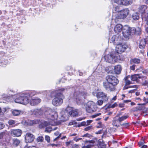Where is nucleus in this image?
<instances>
[{
  "mask_svg": "<svg viewBox=\"0 0 148 148\" xmlns=\"http://www.w3.org/2000/svg\"><path fill=\"white\" fill-rule=\"evenodd\" d=\"M44 111V116L48 120H49H49L48 121L42 122L40 125L39 127L42 129L46 127L45 131L50 132L53 130V128L49 127H47V126L50 125H54L53 123L55 120L57 119L58 117V114L56 111L52 110L50 108L45 109Z\"/></svg>",
  "mask_w": 148,
  "mask_h": 148,
  "instance_id": "f257e3e1",
  "label": "nucleus"
},
{
  "mask_svg": "<svg viewBox=\"0 0 148 148\" xmlns=\"http://www.w3.org/2000/svg\"><path fill=\"white\" fill-rule=\"evenodd\" d=\"M105 81L103 83V86L108 92H113L116 90V87L119 82L118 79L112 75H108L106 77Z\"/></svg>",
  "mask_w": 148,
  "mask_h": 148,
  "instance_id": "f03ea898",
  "label": "nucleus"
},
{
  "mask_svg": "<svg viewBox=\"0 0 148 148\" xmlns=\"http://www.w3.org/2000/svg\"><path fill=\"white\" fill-rule=\"evenodd\" d=\"M38 94V93L35 91H29L19 93L16 95L14 101L16 103L26 104L29 102V97L30 96H34Z\"/></svg>",
  "mask_w": 148,
  "mask_h": 148,
  "instance_id": "7ed1b4c3",
  "label": "nucleus"
},
{
  "mask_svg": "<svg viewBox=\"0 0 148 148\" xmlns=\"http://www.w3.org/2000/svg\"><path fill=\"white\" fill-rule=\"evenodd\" d=\"M87 93L85 92H80L78 89L75 90L73 95H71V97L75 101L78 105L83 104L84 102V99H85Z\"/></svg>",
  "mask_w": 148,
  "mask_h": 148,
  "instance_id": "20e7f679",
  "label": "nucleus"
},
{
  "mask_svg": "<svg viewBox=\"0 0 148 148\" xmlns=\"http://www.w3.org/2000/svg\"><path fill=\"white\" fill-rule=\"evenodd\" d=\"M66 89L65 88H61L59 90L60 92V93H57L54 98L52 101V104L56 106H59L61 105L63 102V95L62 93Z\"/></svg>",
  "mask_w": 148,
  "mask_h": 148,
  "instance_id": "39448f33",
  "label": "nucleus"
},
{
  "mask_svg": "<svg viewBox=\"0 0 148 148\" xmlns=\"http://www.w3.org/2000/svg\"><path fill=\"white\" fill-rule=\"evenodd\" d=\"M136 29L134 27L130 28L127 25L124 26L123 28L122 34L123 36L125 38H127L131 34H133L135 32Z\"/></svg>",
  "mask_w": 148,
  "mask_h": 148,
  "instance_id": "423d86ee",
  "label": "nucleus"
},
{
  "mask_svg": "<svg viewBox=\"0 0 148 148\" xmlns=\"http://www.w3.org/2000/svg\"><path fill=\"white\" fill-rule=\"evenodd\" d=\"M119 55L116 53H112L105 56V59L106 62L114 63L118 61Z\"/></svg>",
  "mask_w": 148,
  "mask_h": 148,
  "instance_id": "0eeeda50",
  "label": "nucleus"
},
{
  "mask_svg": "<svg viewBox=\"0 0 148 148\" xmlns=\"http://www.w3.org/2000/svg\"><path fill=\"white\" fill-rule=\"evenodd\" d=\"M97 109V107L95 103L92 101H89L86 104V109L88 113H91L95 112Z\"/></svg>",
  "mask_w": 148,
  "mask_h": 148,
  "instance_id": "6e6552de",
  "label": "nucleus"
},
{
  "mask_svg": "<svg viewBox=\"0 0 148 148\" xmlns=\"http://www.w3.org/2000/svg\"><path fill=\"white\" fill-rule=\"evenodd\" d=\"M129 14V10L128 8H125L123 10H121L119 14L115 15V21L116 22L118 19H123L125 18Z\"/></svg>",
  "mask_w": 148,
  "mask_h": 148,
  "instance_id": "1a4fd4ad",
  "label": "nucleus"
},
{
  "mask_svg": "<svg viewBox=\"0 0 148 148\" xmlns=\"http://www.w3.org/2000/svg\"><path fill=\"white\" fill-rule=\"evenodd\" d=\"M8 135L5 132L0 133V145L3 147H5L8 145L9 141L7 140Z\"/></svg>",
  "mask_w": 148,
  "mask_h": 148,
  "instance_id": "9d476101",
  "label": "nucleus"
},
{
  "mask_svg": "<svg viewBox=\"0 0 148 148\" xmlns=\"http://www.w3.org/2000/svg\"><path fill=\"white\" fill-rule=\"evenodd\" d=\"M65 112L67 114L72 117H75L78 114V110L77 109H73L71 107L68 106L66 108Z\"/></svg>",
  "mask_w": 148,
  "mask_h": 148,
  "instance_id": "9b49d317",
  "label": "nucleus"
},
{
  "mask_svg": "<svg viewBox=\"0 0 148 148\" xmlns=\"http://www.w3.org/2000/svg\"><path fill=\"white\" fill-rule=\"evenodd\" d=\"M127 46L126 44H122L121 43L117 45L116 48V53H121L124 52L127 48Z\"/></svg>",
  "mask_w": 148,
  "mask_h": 148,
  "instance_id": "f8f14e48",
  "label": "nucleus"
},
{
  "mask_svg": "<svg viewBox=\"0 0 148 148\" xmlns=\"http://www.w3.org/2000/svg\"><path fill=\"white\" fill-rule=\"evenodd\" d=\"M123 39L122 37L117 34L116 35H114L111 38V42L113 44L117 45L119 43H121L123 41Z\"/></svg>",
  "mask_w": 148,
  "mask_h": 148,
  "instance_id": "ddd939ff",
  "label": "nucleus"
},
{
  "mask_svg": "<svg viewBox=\"0 0 148 148\" xmlns=\"http://www.w3.org/2000/svg\"><path fill=\"white\" fill-rule=\"evenodd\" d=\"M33 96H30L29 97V102L31 106H35L37 105L41 101L40 99L37 97H32Z\"/></svg>",
  "mask_w": 148,
  "mask_h": 148,
  "instance_id": "4468645a",
  "label": "nucleus"
},
{
  "mask_svg": "<svg viewBox=\"0 0 148 148\" xmlns=\"http://www.w3.org/2000/svg\"><path fill=\"white\" fill-rule=\"evenodd\" d=\"M35 138V136L30 133H27L25 136V140L26 143H32L34 141Z\"/></svg>",
  "mask_w": 148,
  "mask_h": 148,
  "instance_id": "2eb2a0df",
  "label": "nucleus"
},
{
  "mask_svg": "<svg viewBox=\"0 0 148 148\" xmlns=\"http://www.w3.org/2000/svg\"><path fill=\"white\" fill-rule=\"evenodd\" d=\"M96 95L98 98H101L104 101H107L108 100V97L107 94L103 92H99L96 94Z\"/></svg>",
  "mask_w": 148,
  "mask_h": 148,
  "instance_id": "dca6fc26",
  "label": "nucleus"
},
{
  "mask_svg": "<svg viewBox=\"0 0 148 148\" xmlns=\"http://www.w3.org/2000/svg\"><path fill=\"white\" fill-rule=\"evenodd\" d=\"M22 133V131L19 129L12 130L11 132V135L14 137L20 136H21Z\"/></svg>",
  "mask_w": 148,
  "mask_h": 148,
  "instance_id": "f3484780",
  "label": "nucleus"
},
{
  "mask_svg": "<svg viewBox=\"0 0 148 148\" xmlns=\"http://www.w3.org/2000/svg\"><path fill=\"white\" fill-rule=\"evenodd\" d=\"M120 114H118L117 116L114 118L112 121V125L115 127H118L120 125V122L119 121L118 119H117V117L119 116Z\"/></svg>",
  "mask_w": 148,
  "mask_h": 148,
  "instance_id": "a211bd4d",
  "label": "nucleus"
},
{
  "mask_svg": "<svg viewBox=\"0 0 148 148\" xmlns=\"http://www.w3.org/2000/svg\"><path fill=\"white\" fill-rule=\"evenodd\" d=\"M32 114L36 116H38L42 114V111L41 109H35L33 110H31Z\"/></svg>",
  "mask_w": 148,
  "mask_h": 148,
  "instance_id": "6ab92c4d",
  "label": "nucleus"
},
{
  "mask_svg": "<svg viewBox=\"0 0 148 148\" xmlns=\"http://www.w3.org/2000/svg\"><path fill=\"white\" fill-rule=\"evenodd\" d=\"M123 27L122 25L120 24L116 25L114 28V31L116 33H118L123 31Z\"/></svg>",
  "mask_w": 148,
  "mask_h": 148,
  "instance_id": "aec40b11",
  "label": "nucleus"
},
{
  "mask_svg": "<svg viewBox=\"0 0 148 148\" xmlns=\"http://www.w3.org/2000/svg\"><path fill=\"white\" fill-rule=\"evenodd\" d=\"M39 120L35 119L34 120H28L26 121L27 124L29 125H32L34 124H37L39 123Z\"/></svg>",
  "mask_w": 148,
  "mask_h": 148,
  "instance_id": "412c9836",
  "label": "nucleus"
},
{
  "mask_svg": "<svg viewBox=\"0 0 148 148\" xmlns=\"http://www.w3.org/2000/svg\"><path fill=\"white\" fill-rule=\"evenodd\" d=\"M121 10L120 8V7L119 6H116L114 7L113 8V15H114L116 14H119V12Z\"/></svg>",
  "mask_w": 148,
  "mask_h": 148,
  "instance_id": "4be33fe9",
  "label": "nucleus"
},
{
  "mask_svg": "<svg viewBox=\"0 0 148 148\" xmlns=\"http://www.w3.org/2000/svg\"><path fill=\"white\" fill-rule=\"evenodd\" d=\"M12 113L13 115L17 116L22 114V111L17 109H12L11 110Z\"/></svg>",
  "mask_w": 148,
  "mask_h": 148,
  "instance_id": "5701e85b",
  "label": "nucleus"
},
{
  "mask_svg": "<svg viewBox=\"0 0 148 148\" xmlns=\"http://www.w3.org/2000/svg\"><path fill=\"white\" fill-rule=\"evenodd\" d=\"M140 75L138 74H135L131 76H128V78H130V79L132 81H137L138 80V79L139 78Z\"/></svg>",
  "mask_w": 148,
  "mask_h": 148,
  "instance_id": "b1692460",
  "label": "nucleus"
},
{
  "mask_svg": "<svg viewBox=\"0 0 148 148\" xmlns=\"http://www.w3.org/2000/svg\"><path fill=\"white\" fill-rule=\"evenodd\" d=\"M146 44V40L145 39H141L139 44V47L142 49H144Z\"/></svg>",
  "mask_w": 148,
  "mask_h": 148,
  "instance_id": "393cba45",
  "label": "nucleus"
},
{
  "mask_svg": "<svg viewBox=\"0 0 148 148\" xmlns=\"http://www.w3.org/2000/svg\"><path fill=\"white\" fill-rule=\"evenodd\" d=\"M121 71V68L120 65H117L114 67V71L115 73L116 74H120Z\"/></svg>",
  "mask_w": 148,
  "mask_h": 148,
  "instance_id": "a878e982",
  "label": "nucleus"
},
{
  "mask_svg": "<svg viewBox=\"0 0 148 148\" xmlns=\"http://www.w3.org/2000/svg\"><path fill=\"white\" fill-rule=\"evenodd\" d=\"M132 17L135 21L138 20L139 18V14L137 12L134 13L132 15Z\"/></svg>",
  "mask_w": 148,
  "mask_h": 148,
  "instance_id": "bb28decb",
  "label": "nucleus"
},
{
  "mask_svg": "<svg viewBox=\"0 0 148 148\" xmlns=\"http://www.w3.org/2000/svg\"><path fill=\"white\" fill-rule=\"evenodd\" d=\"M13 145L15 146H18L20 143V140L17 138H14L12 140Z\"/></svg>",
  "mask_w": 148,
  "mask_h": 148,
  "instance_id": "cd10ccee",
  "label": "nucleus"
},
{
  "mask_svg": "<svg viewBox=\"0 0 148 148\" xmlns=\"http://www.w3.org/2000/svg\"><path fill=\"white\" fill-rule=\"evenodd\" d=\"M132 2V0H123V5H128L131 4Z\"/></svg>",
  "mask_w": 148,
  "mask_h": 148,
  "instance_id": "c85d7f7f",
  "label": "nucleus"
},
{
  "mask_svg": "<svg viewBox=\"0 0 148 148\" xmlns=\"http://www.w3.org/2000/svg\"><path fill=\"white\" fill-rule=\"evenodd\" d=\"M147 8V7L145 5H141L139 8L140 12L143 13H144Z\"/></svg>",
  "mask_w": 148,
  "mask_h": 148,
  "instance_id": "c756f323",
  "label": "nucleus"
},
{
  "mask_svg": "<svg viewBox=\"0 0 148 148\" xmlns=\"http://www.w3.org/2000/svg\"><path fill=\"white\" fill-rule=\"evenodd\" d=\"M128 117V115L123 116L121 117H119L118 119L119 120V121L120 122L125 120Z\"/></svg>",
  "mask_w": 148,
  "mask_h": 148,
  "instance_id": "7c9ffc66",
  "label": "nucleus"
},
{
  "mask_svg": "<svg viewBox=\"0 0 148 148\" xmlns=\"http://www.w3.org/2000/svg\"><path fill=\"white\" fill-rule=\"evenodd\" d=\"M140 61V60L137 58H134L130 60V62L131 63H133L136 64L139 63Z\"/></svg>",
  "mask_w": 148,
  "mask_h": 148,
  "instance_id": "2f4dec72",
  "label": "nucleus"
},
{
  "mask_svg": "<svg viewBox=\"0 0 148 148\" xmlns=\"http://www.w3.org/2000/svg\"><path fill=\"white\" fill-rule=\"evenodd\" d=\"M117 106V104L116 103H115L112 104H108L106 105V106L108 108H113L116 106Z\"/></svg>",
  "mask_w": 148,
  "mask_h": 148,
  "instance_id": "473e14b6",
  "label": "nucleus"
},
{
  "mask_svg": "<svg viewBox=\"0 0 148 148\" xmlns=\"http://www.w3.org/2000/svg\"><path fill=\"white\" fill-rule=\"evenodd\" d=\"M112 1L113 2L118 4L123 5V0H112Z\"/></svg>",
  "mask_w": 148,
  "mask_h": 148,
  "instance_id": "72a5a7b5",
  "label": "nucleus"
},
{
  "mask_svg": "<svg viewBox=\"0 0 148 148\" xmlns=\"http://www.w3.org/2000/svg\"><path fill=\"white\" fill-rule=\"evenodd\" d=\"M130 78H128L127 76L125 79V82L126 85H129L132 83V82L130 81Z\"/></svg>",
  "mask_w": 148,
  "mask_h": 148,
  "instance_id": "f704fd0d",
  "label": "nucleus"
},
{
  "mask_svg": "<svg viewBox=\"0 0 148 148\" xmlns=\"http://www.w3.org/2000/svg\"><path fill=\"white\" fill-rule=\"evenodd\" d=\"M44 140L43 137L42 136H38L36 139L37 142H42Z\"/></svg>",
  "mask_w": 148,
  "mask_h": 148,
  "instance_id": "c9c22d12",
  "label": "nucleus"
},
{
  "mask_svg": "<svg viewBox=\"0 0 148 148\" xmlns=\"http://www.w3.org/2000/svg\"><path fill=\"white\" fill-rule=\"evenodd\" d=\"M120 125L123 126V127L127 128L129 126V123H128L121 124Z\"/></svg>",
  "mask_w": 148,
  "mask_h": 148,
  "instance_id": "e433bc0d",
  "label": "nucleus"
},
{
  "mask_svg": "<svg viewBox=\"0 0 148 148\" xmlns=\"http://www.w3.org/2000/svg\"><path fill=\"white\" fill-rule=\"evenodd\" d=\"M135 29H136L135 32L134 33V34H138V35L139 34H140V33L141 32L140 28L138 27L137 29L135 28Z\"/></svg>",
  "mask_w": 148,
  "mask_h": 148,
  "instance_id": "4c0bfd02",
  "label": "nucleus"
},
{
  "mask_svg": "<svg viewBox=\"0 0 148 148\" xmlns=\"http://www.w3.org/2000/svg\"><path fill=\"white\" fill-rule=\"evenodd\" d=\"M71 148H79V146L77 144H74L72 143L71 144Z\"/></svg>",
  "mask_w": 148,
  "mask_h": 148,
  "instance_id": "58836bf2",
  "label": "nucleus"
},
{
  "mask_svg": "<svg viewBox=\"0 0 148 148\" xmlns=\"http://www.w3.org/2000/svg\"><path fill=\"white\" fill-rule=\"evenodd\" d=\"M103 103V101L102 100H98L97 102V104L98 106L101 105Z\"/></svg>",
  "mask_w": 148,
  "mask_h": 148,
  "instance_id": "ea45409f",
  "label": "nucleus"
},
{
  "mask_svg": "<svg viewBox=\"0 0 148 148\" xmlns=\"http://www.w3.org/2000/svg\"><path fill=\"white\" fill-rule=\"evenodd\" d=\"M92 125H90L84 128V130L85 131H88L91 129H92Z\"/></svg>",
  "mask_w": 148,
  "mask_h": 148,
  "instance_id": "a19ab883",
  "label": "nucleus"
},
{
  "mask_svg": "<svg viewBox=\"0 0 148 148\" xmlns=\"http://www.w3.org/2000/svg\"><path fill=\"white\" fill-rule=\"evenodd\" d=\"M76 123L77 122L75 121H72L69 123V125H71L76 124Z\"/></svg>",
  "mask_w": 148,
  "mask_h": 148,
  "instance_id": "79ce46f5",
  "label": "nucleus"
},
{
  "mask_svg": "<svg viewBox=\"0 0 148 148\" xmlns=\"http://www.w3.org/2000/svg\"><path fill=\"white\" fill-rule=\"evenodd\" d=\"M45 139L48 143H49L50 141V137L46 135L45 136Z\"/></svg>",
  "mask_w": 148,
  "mask_h": 148,
  "instance_id": "37998d69",
  "label": "nucleus"
},
{
  "mask_svg": "<svg viewBox=\"0 0 148 148\" xmlns=\"http://www.w3.org/2000/svg\"><path fill=\"white\" fill-rule=\"evenodd\" d=\"M15 122L14 120H11L9 121L8 123L10 125H13L15 124Z\"/></svg>",
  "mask_w": 148,
  "mask_h": 148,
  "instance_id": "c03bdc74",
  "label": "nucleus"
},
{
  "mask_svg": "<svg viewBox=\"0 0 148 148\" xmlns=\"http://www.w3.org/2000/svg\"><path fill=\"white\" fill-rule=\"evenodd\" d=\"M139 79H141L143 81H145L146 80V77L144 76L140 75V77Z\"/></svg>",
  "mask_w": 148,
  "mask_h": 148,
  "instance_id": "a18cd8bd",
  "label": "nucleus"
},
{
  "mask_svg": "<svg viewBox=\"0 0 148 148\" xmlns=\"http://www.w3.org/2000/svg\"><path fill=\"white\" fill-rule=\"evenodd\" d=\"M93 146L92 145H88L86 146H85L83 147L82 148H91Z\"/></svg>",
  "mask_w": 148,
  "mask_h": 148,
  "instance_id": "49530a36",
  "label": "nucleus"
},
{
  "mask_svg": "<svg viewBox=\"0 0 148 148\" xmlns=\"http://www.w3.org/2000/svg\"><path fill=\"white\" fill-rule=\"evenodd\" d=\"M85 143H92L93 144L95 143V141L93 140H87L85 142Z\"/></svg>",
  "mask_w": 148,
  "mask_h": 148,
  "instance_id": "de8ad7c7",
  "label": "nucleus"
},
{
  "mask_svg": "<svg viewBox=\"0 0 148 148\" xmlns=\"http://www.w3.org/2000/svg\"><path fill=\"white\" fill-rule=\"evenodd\" d=\"M101 113H96L95 114L93 115L92 116V118H95L97 116H99L100 115H101Z\"/></svg>",
  "mask_w": 148,
  "mask_h": 148,
  "instance_id": "09e8293b",
  "label": "nucleus"
},
{
  "mask_svg": "<svg viewBox=\"0 0 148 148\" xmlns=\"http://www.w3.org/2000/svg\"><path fill=\"white\" fill-rule=\"evenodd\" d=\"M91 136L90 135V134H88V133H87V134H84V135H83L82 137H90V136Z\"/></svg>",
  "mask_w": 148,
  "mask_h": 148,
  "instance_id": "8fccbe9b",
  "label": "nucleus"
},
{
  "mask_svg": "<svg viewBox=\"0 0 148 148\" xmlns=\"http://www.w3.org/2000/svg\"><path fill=\"white\" fill-rule=\"evenodd\" d=\"M142 84L144 86H147V85H148V82L146 80L143 82Z\"/></svg>",
  "mask_w": 148,
  "mask_h": 148,
  "instance_id": "3c124183",
  "label": "nucleus"
},
{
  "mask_svg": "<svg viewBox=\"0 0 148 148\" xmlns=\"http://www.w3.org/2000/svg\"><path fill=\"white\" fill-rule=\"evenodd\" d=\"M4 127V125L2 123L0 122V130L3 129Z\"/></svg>",
  "mask_w": 148,
  "mask_h": 148,
  "instance_id": "603ef678",
  "label": "nucleus"
},
{
  "mask_svg": "<svg viewBox=\"0 0 148 148\" xmlns=\"http://www.w3.org/2000/svg\"><path fill=\"white\" fill-rule=\"evenodd\" d=\"M73 143L71 141L66 142V146L67 147L70 144H71V143Z\"/></svg>",
  "mask_w": 148,
  "mask_h": 148,
  "instance_id": "864d4df0",
  "label": "nucleus"
},
{
  "mask_svg": "<svg viewBox=\"0 0 148 148\" xmlns=\"http://www.w3.org/2000/svg\"><path fill=\"white\" fill-rule=\"evenodd\" d=\"M99 148H106V146L105 145H100L99 146Z\"/></svg>",
  "mask_w": 148,
  "mask_h": 148,
  "instance_id": "5fc2aeb1",
  "label": "nucleus"
},
{
  "mask_svg": "<svg viewBox=\"0 0 148 148\" xmlns=\"http://www.w3.org/2000/svg\"><path fill=\"white\" fill-rule=\"evenodd\" d=\"M147 25L146 26L145 30L147 33H148V21L147 22Z\"/></svg>",
  "mask_w": 148,
  "mask_h": 148,
  "instance_id": "6e6d98bb",
  "label": "nucleus"
},
{
  "mask_svg": "<svg viewBox=\"0 0 148 148\" xmlns=\"http://www.w3.org/2000/svg\"><path fill=\"white\" fill-rule=\"evenodd\" d=\"M61 134H59V135L56 138H55L54 139L53 141H55L57 140L61 137Z\"/></svg>",
  "mask_w": 148,
  "mask_h": 148,
  "instance_id": "4d7b16f0",
  "label": "nucleus"
},
{
  "mask_svg": "<svg viewBox=\"0 0 148 148\" xmlns=\"http://www.w3.org/2000/svg\"><path fill=\"white\" fill-rule=\"evenodd\" d=\"M81 126H84L86 125V123L85 121H83L81 123Z\"/></svg>",
  "mask_w": 148,
  "mask_h": 148,
  "instance_id": "13d9d810",
  "label": "nucleus"
},
{
  "mask_svg": "<svg viewBox=\"0 0 148 148\" xmlns=\"http://www.w3.org/2000/svg\"><path fill=\"white\" fill-rule=\"evenodd\" d=\"M117 99V97L116 96H115L113 98H112L111 100V102H112L114 101L115 100Z\"/></svg>",
  "mask_w": 148,
  "mask_h": 148,
  "instance_id": "bf43d9fd",
  "label": "nucleus"
},
{
  "mask_svg": "<svg viewBox=\"0 0 148 148\" xmlns=\"http://www.w3.org/2000/svg\"><path fill=\"white\" fill-rule=\"evenodd\" d=\"M92 122V121L91 120H88L86 121V125H88L90 123Z\"/></svg>",
  "mask_w": 148,
  "mask_h": 148,
  "instance_id": "052dcab7",
  "label": "nucleus"
},
{
  "mask_svg": "<svg viewBox=\"0 0 148 148\" xmlns=\"http://www.w3.org/2000/svg\"><path fill=\"white\" fill-rule=\"evenodd\" d=\"M135 65H133L132 66H130V69L131 70H133V71L135 69Z\"/></svg>",
  "mask_w": 148,
  "mask_h": 148,
  "instance_id": "680f3d73",
  "label": "nucleus"
},
{
  "mask_svg": "<svg viewBox=\"0 0 148 148\" xmlns=\"http://www.w3.org/2000/svg\"><path fill=\"white\" fill-rule=\"evenodd\" d=\"M119 106L121 108L123 107L124 106V104L123 103H120L119 104Z\"/></svg>",
  "mask_w": 148,
  "mask_h": 148,
  "instance_id": "e2e57ef3",
  "label": "nucleus"
},
{
  "mask_svg": "<svg viewBox=\"0 0 148 148\" xmlns=\"http://www.w3.org/2000/svg\"><path fill=\"white\" fill-rule=\"evenodd\" d=\"M27 148H38L37 147L34 146H29L27 147Z\"/></svg>",
  "mask_w": 148,
  "mask_h": 148,
  "instance_id": "0e129e2a",
  "label": "nucleus"
},
{
  "mask_svg": "<svg viewBox=\"0 0 148 148\" xmlns=\"http://www.w3.org/2000/svg\"><path fill=\"white\" fill-rule=\"evenodd\" d=\"M143 101L146 103H148V98H145V97H144Z\"/></svg>",
  "mask_w": 148,
  "mask_h": 148,
  "instance_id": "69168bd1",
  "label": "nucleus"
},
{
  "mask_svg": "<svg viewBox=\"0 0 148 148\" xmlns=\"http://www.w3.org/2000/svg\"><path fill=\"white\" fill-rule=\"evenodd\" d=\"M138 145L140 147H141L142 145H143V143L142 142H139L138 143Z\"/></svg>",
  "mask_w": 148,
  "mask_h": 148,
  "instance_id": "338daca9",
  "label": "nucleus"
},
{
  "mask_svg": "<svg viewBox=\"0 0 148 148\" xmlns=\"http://www.w3.org/2000/svg\"><path fill=\"white\" fill-rule=\"evenodd\" d=\"M7 111V109L6 108H3L2 109V111L4 112H6Z\"/></svg>",
  "mask_w": 148,
  "mask_h": 148,
  "instance_id": "774afa93",
  "label": "nucleus"
}]
</instances>
